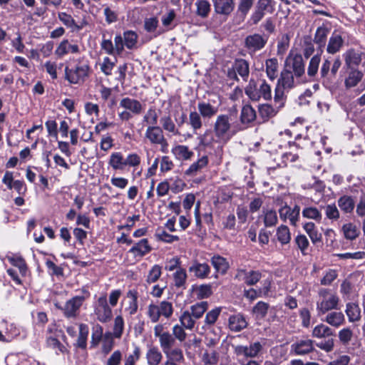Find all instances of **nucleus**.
<instances>
[{
	"mask_svg": "<svg viewBox=\"0 0 365 365\" xmlns=\"http://www.w3.org/2000/svg\"><path fill=\"white\" fill-rule=\"evenodd\" d=\"M190 273L198 279H205L210 273V267L207 263H200L194 260L188 268Z\"/></svg>",
	"mask_w": 365,
	"mask_h": 365,
	"instance_id": "obj_19",
	"label": "nucleus"
},
{
	"mask_svg": "<svg viewBox=\"0 0 365 365\" xmlns=\"http://www.w3.org/2000/svg\"><path fill=\"white\" fill-rule=\"evenodd\" d=\"M162 125L163 131L165 130L168 133L170 134L171 136H178L180 135V132L175 125V122L172 119L170 115H164L161 117L160 120Z\"/></svg>",
	"mask_w": 365,
	"mask_h": 365,
	"instance_id": "obj_27",
	"label": "nucleus"
},
{
	"mask_svg": "<svg viewBox=\"0 0 365 365\" xmlns=\"http://www.w3.org/2000/svg\"><path fill=\"white\" fill-rule=\"evenodd\" d=\"M275 103L274 107L269 104H262L259 106V115L264 120H268L270 118L274 117L282 108L279 106V103Z\"/></svg>",
	"mask_w": 365,
	"mask_h": 365,
	"instance_id": "obj_34",
	"label": "nucleus"
},
{
	"mask_svg": "<svg viewBox=\"0 0 365 365\" xmlns=\"http://www.w3.org/2000/svg\"><path fill=\"white\" fill-rule=\"evenodd\" d=\"M235 278L240 282H242L248 286L256 284L262 278V274L259 271L247 270L245 268H239Z\"/></svg>",
	"mask_w": 365,
	"mask_h": 365,
	"instance_id": "obj_15",
	"label": "nucleus"
},
{
	"mask_svg": "<svg viewBox=\"0 0 365 365\" xmlns=\"http://www.w3.org/2000/svg\"><path fill=\"white\" fill-rule=\"evenodd\" d=\"M198 112L203 118L210 119L218 113V106H214L210 103L201 101L197 104Z\"/></svg>",
	"mask_w": 365,
	"mask_h": 365,
	"instance_id": "obj_30",
	"label": "nucleus"
},
{
	"mask_svg": "<svg viewBox=\"0 0 365 365\" xmlns=\"http://www.w3.org/2000/svg\"><path fill=\"white\" fill-rule=\"evenodd\" d=\"M326 314L327 315L323 321L331 327L339 328L346 322L344 314L341 312L331 310Z\"/></svg>",
	"mask_w": 365,
	"mask_h": 365,
	"instance_id": "obj_21",
	"label": "nucleus"
},
{
	"mask_svg": "<svg viewBox=\"0 0 365 365\" xmlns=\"http://www.w3.org/2000/svg\"><path fill=\"white\" fill-rule=\"evenodd\" d=\"M171 152L178 160H189L194 155V153L187 145H184L174 146Z\"/></svg>",
	"mask_w": 365,
	"mask_h": 365,
	"instance_id": "obj_28",
	"label": "nucleus"
},
{
	"mask_svg": "<svg viewBox=\"0 0 365 365\" xmlns=\"http://www.w3.org/2000/svg\"><path fill=\"white\" fill-rule=\"evenodd\" d=\"M211 262L216 272L222 274H225L229 268L227 259L220 255L212 257Z\"/></svg>",
	"mask_w": 365,
	"mask_h": 365,
	"instance_id": "obj_39",
	"label": "nucleus"
},
{
	"mask_svg": "<svg viewBox=\"0 0 365 365\" xmlns=\"http://www.w3.org/2000/svg\"><path fill=\"white\" fill-rule=\"evenodd\" d=\"M159 343L163 351H164L172 348L175 345V339L172 334L168 331H165L159 339Z\"/></svg>",
	"mask_w": 365,
	"mask_h": 365,
	"instance_id": "obj_50",
	"label": "nucleus"
},
{
	"mask_svg": "<svg viewBox=\"0 0 365 365\" xmlns=\"http://www.w3.org/2000/svg\"><path fill=\"white\" fill-rule=\"evenodd\" d=\"M329 33V29L325 26H320L317 28L314 41L320 47H324L325 46L327 36Z\"/></svg>",
	"mask_w": 365,
	"mask_h": 365,
	"instance_id": "obj_49",
	"label": "nucleus"
},
{
	"mask_svg": "<svg viewBox=\"0 0 365 365\" xmlns=\"http://www.w3.org/2000/svg\"><path fill=\"white\" fill-rule=\"evenodd\" d=\"M202 115L199 112L191 111L189 113L188 124L193 130L194 133L200 130L202 127Z\"/></svg>",
	"mask_w": 365,
	"mask_h": 365,
	"instance_id": "obj_48",
	"label": "nucleus"
},
{
	"mask_svg": "<svg viewBox=\"0 0 365 365\" xmlns=\"http://www.w3.org/2000/svg\"><path fill=\"white\" fill-rule=\"evenodd\" d=\"M116 60L113 61L109 57H104L102 62L100 63L101 71L106 76H110L112 71L115 66Z\"/></svg>",
	"mask_w": 365,
	"mask_h": 365,
	"instance_id": "obj_59",
	"label": "nucleus"
},
{
	"mask_svg": "<svg viewBox=\"0 0 365 365\" xmlns=\"http://www.w3.org/2000/svg\"><path fill=\"white\" fill-rule=\"evenodd\" d=\"M340 302L337 293L327 288H321L318 291L316 309L319 315L325 314L329 311L337 310Z\"/></svg>",
	"mask_w": 365,
	"mask_h": 365,
	"instance_id": "obj_3",
	"label": "nucleus"
},
{
	"mask_svg": "<svg viewBox=\"0 0 365 365\" xmlns=\"http://www.w3.org/2000/svg\"><path fill=\"white\" fill-rule=\"evenodd\" d=\"M119 106L124 109L118 113L119 118L123 121L131 119L133 115H140L143 109V105L139 101L129 97L123 98Z\"/></svg>",
	"mask_w": 365,
	"mask_h": 365,
	"instance_id": "obj_9",
	"label": "nucleus"
},
{
	"mask_svg": "<svg viewBox=\"0 0 365 365\" xmlns=\"http://www.w3.org/2000/svg\"><path fill=\"white\" fill-rule=\"evenodd\" d=\"M344 237L348 240H354L359 235V232L356 225L348 223L343 226L342 227Z\"/></svg>",
	"mask_w": 365,
	"mask_h": 365,
	"instance_id": "obj_62",
	"label": "nucleus"
},
{
	"mask_svg": "<svg viewBox=\"0 0 365 365\" xmlns=\"http://www.w3.org/2000/svg\"><path fill=\"white\" fill-rule=\"evenodd\" d=\"M266 73L267 77L273 81L277 76L278 61L275 58L267 59L265 62Z\"/></svg>",
	"mask_w": 365,
	"mask_h": 365,
	"instance_id": "obj_41",
	"label": "nucleus"
},
{
	"mask_svg": "<svg viewBox=\"0 0 365 365\" xmlns=\"http://www.w3.org/2000/svg\"><path fill=\"white\" fill-rule=\"evenodd\" d=\"M138 294L135 289H130L126 294L125 299L127 302L125 312L130 316L135 314L138 311Z\"/></svg>",
	"mask_w": 365,
	"mask_h": 365,
	"instance_id": "obj_22",
	"label": "nucleus"
},
{
	"mask_svg": "<svg viewBox=\"0 0 365 365\" xmlns=\"http://www.w3.org/2000/svg\"><path fill=\"white\" fill-rule=\"evenodd\" d=\"M140 356V349L138 346H135L132 354L125 357L123 365H136V362L139 360Z\"/></svg>",
	"mask_w": 365,
	"mask_h": 365,
	"instance_id": "obj_64",
	"label": "nucleus"
},
{
	"mask_svg": "<svg viewBox=\"0 0 365 365\" xmlns=\"http://www.w3.org/2000/svg\"><path fill=\"white\" fill-rule=\"evenodd\" d=\"M320 61L321 57L319 55H315L310 59L307 68V74L309 76H315L318 72Z\"/></svg>",
	"mask_w": 365,
	"mask_h": 365,
	"instance_id": "obj_58",
	"label": "nucleus"
},
{
	"mask_svg": "<svg viewBox=\"0 0 365 365\" xmlns=\"http://www.w3.org/2000/svg\"><path fill=\"white\" fill-rule=\"evenodd\" d=\"M141 158L136 153H130L126 157L120 151L112 153L108 158V165L115 172H123L133 168L134 170L140 165Z\"/></svg>",
	"mask_w": 365,
	"mask_h": 365,
	"instance_id": "obj_2",
	"label": "nucleus"
},
{
	"mask_svg": "<svg viewBox=\"0 0 365 365\" xmlns=\"http://www.w3.org/2000/svg\"><path fill=\"white\" fill-rule=\"evenodd\" d=\"M163 352L168 358V360H172L173 362H180L183 359V354L180 349H173L172 347Z\"/></svg>",
	"mask_w": 365,
	"mask_h": 365,
	"instance_id": "obj_57",
	"label": "nucleus"
},
{
	"mask_svg": "<svg viewBox=\"0 0 365 365\" xmlns=\"http://www.w3.org/2000/svg\"><path fill=\"white\" fill-rule=\"evenodd\" d=\"M145 138L148 140L151 144L160 145L161 151L163 153L166 152L168 143L161 128L158 125L148 126L145 133Z\"/></svg>",
	"mask_w": 365,
	"mask_h": 365,
	"instance_id": "obj_12",
	"label": "nucleus"
},
{
	"mask_svg": "<svg viewBox=\"0 0 365 365\" xmlns=\"http://www.w3.org/2000/svg\"><path fill=\"white\" fill-rule=\"evenodd\" d=\"M279 214L282 221L286 222L289 220L290 225L295 227L299 220L300 207L295 205L293 207H291L287 205H284L279 208Z\"/></svg>",
	"mask_w": 365,
	"mask_h": 365,
	"instance_id": "obj_14",
	"label": "nucleus"
},
{
	"mask_svg": "<svg viewBox=\"0 0 365 365\" xmlns=\"http://www.w3.org/2000/svg\"><path fill=\"white\" fill-rule=\"evenodd\" d=\"M158 120V114L153 107L150 108L143 117V121L149 126H156Z\"/></svg>",
	"mask_w": 365,
	"mask_h": 365,
	"instance_id": "obj_56",
	"label": "nucleus"
},
{
	"mask_svg": "<svg viewBox=\"0 0 365 365\" xmlns=\"http://www.w3.org/2000/svg\"><path fill=\"white\" fill-rule=\"evenodd\" d=\"M195 320L189 310L182 312L179 317L180 324L187 330H192L194 329Z\"/></svg>",
	"mask_w": 365,
	"mask_h": 365,
	"instance_id": "obj_43",
	"label": "nucleus"
},
{
	"mask_svg": "<svg viewBox=\"0 0 365 365\" xmlns=\"http://www.w3.org/2000/svg\"><path fill=\"white\" fill-rule=\"evenodd\" d=\"M343 45L344 40L341 36L336 32H334L329 39L327 51L330 54H335L341 50Z\"/></svg>",
	"mask_w": 365,
	"mask_h": 365,
	"instance_id": "obj_26",
	"label": "nucleus"
},
{
	"mask_svg": "<svg viewBox=\"0 0 365 365\" xmlns=\"http://www.w3.org/2000/svg\"><path fill=\"white\" fill-rule=\"evenodd\" d=\"M244 128L237 122V112L218 115L213 125V130L217 140L227 143L237 133Z\"/></svg>",
	"mask_w": 365,
	"mask_h": 365,
	"instance_id": "obj_1",
	"label": "nucleus"
},
{
	"mask_svg": "<svg viewBox=\"0 0 365 365\" xmlns=\"http://www.w3.org/2000/svg\"><path fill=\"white\" fill-rule=\"evenodd\" d=\"M56 331L54 335H50L47 337V344L50 347L63 353L66 351V347L57 339V336L61 334V331Z\"/></svg>",
	"mask_w": 365,
	"mask_h": 365,
	"instance_id": "obj_52",
	"label": "nucleus"
},
{
	"mask_svg": "<svg viewBox=\"0 0 365 365\" xmlns=\"http://www.w3.org/2000/svg\"><path fill=\"white\" fill-rule=\"evenodd\" d=\"M78 52V46L77 44H71L68 40L62 41L55 51V53L60 58L69 53H77Z\"/></svg>",
	"mask_w": 365,
	"mask_h": 365,
	"instance_id": "obj_29",
	"label": "nucleus"
},
{
	"mask_svg": "<svg viewBox=\"0 0 365 365\" xmlns=\"http://www.w3.org/2000/svg\"><path fill=\"white\" fill-rule=\"evenodd\" d=\"M93 310L97 319L102 323H106L112 318V309L108 304L105 294L100 296L93 303Z\"/></svg>",
	"mask_w": 365,
	"mask_h": 365,
	"instance_id": "obj_10",
	"label": "nucleus"
},
{
	"mask_svg": "<svg viewBox=\"0 0 365 365\" xmlns=\"http://www.w3.org/2000/svg\"><path fill=\"white\" fill-rule=\"evenodd\" d=\"M186 329L181 324H175L172 328V334L174 336L175 341L178 340L180 342L184 341L187 338V334L185 331Z\"/></svg>",
	"mask_w": 365,
	"mask_h": 365,
	"instance_id": "obj_61",
	"label": "nucleus"
},
{
	"mask_svg": "<svg viewBox=\"0 0 365 365\" xmlns=\"http://www.w3.org/2000/svg\"><path fill=\"white\" fill-rule=\"evenodd\" d=\"M88 333V326L85 324H80L79 334L76 342V345L78 347L81 349H85L86 347Z\"/></svg>",
	"mask_w": 365,
	"mask_h": 365,
	"instance_id": "obj_47",
	"label": "nucleus"
},
{
	"mask_svg": "<svg viewBox=\"0 0 365 365\" xmlns=\"http://www.w3.org/2000/svg\"><path fill=\"white\" fill-rule=\"evenodd\" d=\"M286 68L291 70L296 77H300L304 73V64L302 56L296 54L289 56L286 60Z\"/></svg>",
	"mask_w": 365,
	"mask_h": 365,
	"instance_id": "obj_17",
	"label": "nucleus"
},
{
	"mask_svg": "<svg viewBox=\"0 0 365 365\" xmlns=\"http://www.w3.org/2000/svg\"><path fill=\"white\" fill-rule=\"evenodd\" d=\"M247 326V322L240 314L232 315L229 318V327L232 331H240Z\"/></svg>",
	"mask_w": 365,
	"mask_h": 365,
	"instance_id": "obj_31",
	"label": "nucleus"
},
{
	"mask_svg": "<svg viewBox=\"0 0 365 365\" xmlns=\"http://www.w3.org/2000/svg\"><path fill=\"white\" fill-rule=\"evenodd\" d=\"M364 77L362 71L357 68H351L344 79V86L346 89H351L356 87Z\"/></svg>",
	"mask_w": 365,
	"mask_h": 365,
	"instance_id": "obj_23",
	"label": "nucleus"
},
{
	"mask_svg": "<svg viewBox=\"0 0 365 365\" xmlns=\"http://www.w3.org/2000/svg\"><path fill=\"white\" fill-rule=\"evenodd\" d=\"M124 330V320L122 316L118 315L115 317L113 324V335L114 337L119 339L121 337Z\"/></svg>",
	"mask_w": 365,
	"mask_h": 365,
	"instance_id": "obj_60",
	"label": "nucleus"
},
{
	"mask_svg": "<svg viewBox=\"0 0 365 365\" xmlns=\"http://www.w3.org/2000/svg\"><path fill=\"white\" fill-rule=\"evenodd\" d=\"M90 67L85 61H79L73 68H65V78L71 83L78 84L85 81Z\"/></svg>",
	"mask_w": 365,
	"mask_h": 365,
	"instance_id": "obj_8",
	"label": "nucleus"
},
{
	"mask_svg": "<svg viewBox=\"0 0 365 365\" xmlns=\"http://www.w3.org/2000/svg\"><path fill=\"white\" fill-rule=\"evenodd\" d=\"M247 82L250 76V64L242 58L236 59L231 68L227 71V76L230 79L239 81L238 76Z\"/></svg>",
	"mask_w": 365,
	"mask_h": 365,
	"instance_id": "obj_11",
	"label": "nucleus"
},
{
	"mask_svg": "<svg viewBox=\"0 0 365 365\" xmlns=\"http://www.w3.org/2000/svg\"><path fill=\"white\" fill-rule=\"evenodd\" d=\"M269 308V304L259 301L252 308V314L257 319H264Z\"/></svg>",
	"mask_w": 365,
	"mask_h": 365,
	"instance_id": "obj_42",
	"label": "nucleus"
},
{
	"mask_svg": "<svg viewBox=\"0 0 365 365\" xmlns=\"http://www.w3.org/2000/svg\"><path fill=\"white\" fill-rule=\"evenodd\" d=\"M345 313L349 322H357L361 319V309L356 303H347L346 304Z\"/></svg>",
	"mask_w": 365,
	"mask_h": 365,
	"instance_id": "obj_33",
	"label": "nucleus"
},
{
	"mask_svg": "<svg viewBox=\"0 0 365 365\" xmlns=\"http://www.w3.org/2000/svg\"><path fill=\"white\" fill-rule=\"evenodd\" d=\"M268 40V37L265 35L254 34L247 36L245 39V47L249 53H255L262 49Z\"/></svg>",
	"mask_w": 365,
	"mask_h": 365,
	"instance_id": "obj_13",
	"label": "nucleus"
},
{
	"mask_svg": "<svg viewBox=\"0 0 365 365\" xmlns=\"http://www.w3.org/2000/svg\"><path fill=\"white\" fill-rule=\"evenodd\" d=\"M207 309L208 303L202 301L192 305L190 308V312L195 319H198L202 317Z\"/></svg>",
	"mask_w": 365,
	"mask_h": 365,
	"instance_id": "obj_46",
	"label": "nucleus"
},
{
	"mask_svg": "<svg viewBox=\"0 0 365 365\" xmlns=\"http://www.w3.org/2000/svg\"><path fill=\"white\" fill-rule=\"evenodd\" d=\"M123 41L125 46L128 49H133L138 41V35L133 31H126L123 33Z\"/></svg>",
	"mask_w": 365,
	"mask_h": 365,
	"instance_id": "obj_53",
	"label": "nucleus"
},
{
	"mask_svg": "<svg viewBox=\"0 0 365 365\" xmlns=\"http://www.w3.org/2000/svg\"><path fill=\"white\" fill-rule=\"evenodd\" d=\"M187 278V275L186 270L182 267L178 268V269L173 273L174 284L178 288L185 287Z\"/></svg>",
	"mask_w": 365,
	"mask_h": 365,
	"instance_id": "obj_45",
	"label": "nucleus"
},
{
	"mask_svg": "<svg viewBox=\"0 0 365 365\" xmlns=\"http://www.w3.org/2000/svg\"><path fill=\"white\" fill-rule=\"evenodd\" d=\"M345 64L351 68L352 66H359L361 61V56L359 52L349 49L344 53Z\"/></svg>",
	"mask_w": 365,
	"mask_h": 365,
	"instance_id": "obj_37",
	"label": "nucleus"
},
{
	"mask_svg": "<svg viewBox=\"0 0 365 365\" xmlns=\"http://www.w3.org/2000/svg\"><path fill=\"white\" fill-rule=\"evenodd\" d=\"M209 159L207 155H203L197 161L192 163L187 169L185 170V175L189 177H195L201 173L207 168Z\"/></svg>",
	"mask_w": 365,
	"mask_h": 365,
	"instance_id": "obj_20",
	"label": "nucleus"
},
{
	"mask_svg": "<svg viewBox=\"0 0 365 365\" xmlns=\"http://www.w3.org/2000/svg\"><path fill=\"white\" fill-rule=\"evenodd\" d=\"M314 349L313 341L309 339H300L290 346L291 353L296 355H304Z\"/></svg>",
	"mask_w": 365,
	"mask_h": 365,
	"instance_id": "obj_18",
	"label": "nucleus"
},
{
	"mask_svg": "<svg viewBox=\"0 0 365 365\" xmlns=\"http://www.w3.org/2000/svg\"><path fill=\"white\" fill-rule=\"evenodd\" d=\"M145 358L148 365H159L163 359V354L158 347L151 346L146 352Z\"/></svg>",
	"mask_w": 365,
	"mask_h": 365,
	"instance_id": "obj_32",
	"label": "nucleus"
},
{
	"mask_svg": "<svg viewBox=\"0 0 365 365\" xmlns=\"http://www.w3.org/2000/svg\"><path fill=\"white\" fill-rule=\"evenodd\" d=\"M221 311H222L221 307H216V308L210 310V312H208L206 314V316L205 318V323L209 326L213 325L217 320Z\"/></svg>",
	"mask_w": 365,
	"mask_h": 365,
	"instance_id": "obj_63",
	"label": "nucleus"
},
{
	"mask_svg": "<svg viewBox=\"0 0 365 365\" xmlns=\"http://www.w3.org/2000/svg\"><path fill=\"white\" fill-rule=\"evenodd\" d=\"M275 236L282 245L289 244L292 238L289 227L284 225H281L277 228Z\"/></svg>",
	"mask_w": 365,
	"mask_h": 365,
	"instance_id": "obj_35",
	"label": "nucleus"
},
{
	"mask_svg": "<svg viewBox=\"0 0 365 365\" xmlns=\"http://www.w3.org/2000/svg\"><path fill=\"white\" fill-rule=\"evenodd\" d=\"M302 216L305 218L315 220L319 222L322 220V215L317 207L313 206L305 207L302 210Z\"/></svg>",
	"mask_w": 365,
	"mask_h": 365,
	"instance_id": "obj_44",
	"label": "nucleus"
},
{
	"mask_svg": "<svg viewBox=\"0 0 365 365\" xmlns=\"http://www.w3.org/2000/svg\"><path fill=\"white\" fill-rule=\"evenodd\" d=\"M151 247L147 239H142L135 243L130 250L129 252L135 257H143L151 251Z\"/></svg>",
	"mask_w": 365,
	"mask_h": 365,
	"instance_id": "obj_24",
	"label": "nucleus"
},
{
	"mask_svg": "<svg viewBox=\"0 0 365 365\" xmlns=\"http://www.w3.org/2000/svg\"><path fill=\"white\" fill-rule=\"evenodd\" d=\"M174 312V307L171 302L163 300L158 303H150L147 307V316L153 323L159 321L162 316L165 319H170Z\"/></svg>",
	"mask_w": 365,
	"mask_h": 365,
	"instance_id": "obj_5",
	"label": "nucleus"
},
{
	"mask_svg": "<svg viewBox=\"0 0 365 365\" xmlns=\"http://www.w3.org/2000/svg\"><path fill=\"white\" fill-rule=\"evenodd\" d=\"M82 293V295L75 296L66 301L63 306L56 303V307L61 310L67 318L76 317L83 302L90 297V292L88 290L83 289Z\"/></svg>",
	"mask_w": 365,
	"mask_h": 365,
	"instance_id": "obj_6",
	"label": "nucleus"
},
{
	"mask_svg": "<svg viewBox=\"0 0 365 365\" xmlns=\"http://www.w3.org/2000/svg\"><path fill=\"white\" fill-rule=\"evenodd\" d=\"M262 345L260 342L256 341L249 346L237 345L234 347V352L237 356L245 358H255L262 351Z\"/></svg>",
	"mask_w": 365,
	"mask_h": 365,
	"instance_id": "obj_16",
	"label": "nucleus"
},
{
	"mask_svg": "<svg viewBox=\"0 0 365 365\" xmlns=\"http://www.w3.org/2000/svg\"><path fill=\"white\" fill-rule=\"evenodd\" d=\"M197 14L202 18L208 16L210 11V4L207 0H197L195 2Z\"/></svg>",
	"mask_w": 365,
	"mask_h": 365,
	"instance_id": "obj_54",
	"label": "nucleus"
},
{
	"mask_svg": "<svg viewBox=\"0 0 365 365\" xmlns=\"http://www.w3.org/2000/svg\"><path fill=\"white\" fill-rule=\"evenodd\" d=\"M245 92L248 98L253 101H258L261 98L265 101H268L272 98L271 87L265 80L261 81L259 88L254 79L250 80L247 86L245 88Z\"/></svg>",
	"mask_w": 365,
	"mask_h": 365,
	"instance_id": "obj_7",
	"label": "nucleus"
},
{
	"mask_svg": "<svg viewBox=\"0 0 365 365\" xmlns=\"http://www.w3.org/2000/svg\"><path fill=\"white\" fill-rule=\"evenodd\" d=\"M214 8L216 13L227 16L235 8L233 0H213Z\"/></svg>",
	"mask_w": 365,
	"mask_h": 365,
	"instance_id": "obj_25",
	"label": "nucleus"
},
{
	"mask_svg": "<svg viewBox=\"0 0 365 365\" xmlns=\"http://www.w3.org/2000/svg\"><path fill=\"white\" fill-rule=\"evenodd\" d=\"M162 274V267L158 264H155L148 271L146 282L148 284L155 283L158 280Z\"/></svg>",
	"mask_w": 365,
	"mask_h": 365,
	"instance_id": "obj_55",
	"label": "nucleus"
},
{
	"mask_svg": "<svg viewBox=\"0 0 365 365\" xmlns=\"http://www.w3.org/2000/svg\"><path fill=\"white\" fill-rule=\"evenodd\" d=\"M256 111L250 105H245L242 107L240 114V121L242 124H249L256 119Z\"/></svg>",
	"mask_w": 365,
	"mask_h": 365,
	"instance_id": "obj_36",
	"label": "nucleus"
},
{
	"mask_svg": "<svg viewBox=\"0 0 365 365\" xmlns=\"http://www.w3.org/2000/svg\"><path fill=\"white\" fill-rule=\"evenodd\" d=\"M295 84L292 71L288 68L282 71L274 90V101L279 103V107H283L284 106V91L294 88Z\"/></svg>",
	"mask_w": 365,
	"mask_h": 365,
	"instance_id": "obj_4",
	"label": "nucleus"
},
{
	"mask_svg": "<svg viewBox=\"0 0 365 365\" xmlns=\"http://www.w3.org/2000/svg\"><path fill=\"white\" fill-rule=\"evenodd\" d=\"M192 290L197 299H207L212 293L210 284L192 286Z\"/></svg>",
	"mask_w": 365,
	"mask_h": 365,
	"instance_id": "obj_38",
	"label": "nucleus"
},
{
	"mask_svg": "<svg viewBox=\"0 0 365 365\" xmlns=\"http://www.w3.org/2000/svg\"><path fill=\"white\" fill-rule=\"evenodd\" d=\"M337 202L340 209L346 213L351 212L354 208V202L349 196L341 197Z\"/></svg>",
	"mask_w": 365,
	"mask_h": 365,
	"instance_id": "obj_51",
	"label": "nucleus"
},
{
	"mask_svg": "<svg viewBox=\"0 0 365 365\" xmlns=\"http://www.w3.org/2000/svg\"><path fill=\"white\" fill-rule=\"evenodd\" d=\"M312 335L313 337L322 339L333 336L334 332L327 325L319 324L313 329Z\"/></svg>",
	"mask_w": 365,
	"mask_h": 365,
	"instance_id": "obj_40",
	"label": "nucleus"
}]
</instances>
